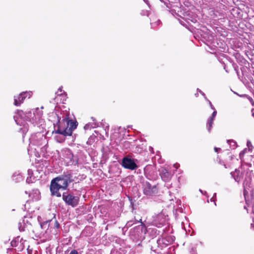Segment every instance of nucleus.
I'll use <instances>...</instances> for the list:
<instances>
[{
  "label": "nucleus",
  "mask_w": 254,
  "mask_h": 254,
  "mask_svg": "<svg viewBox=\"0 0 254 254\" xmlns=\"http://www.w3.org/2000/svg\"><path fill=\"white\" fill-rule=\"evenodd\" d=\"M43 107L41 109L37 108L33 112L29 111L24 112L22 111H18L14 117V120L16 124L20 126H25L26 121H29L33 124H40L43 116Z\"/></svg>",
  "instance_id": "f257e3e1"
},
{
  "label": "nucleus",
  "mask_w": 254,
  "mask_h": 254,
  "mask_svg": "<svg viewBox=\"0 0 254 254\" xmlns=\"http://www.w3.org/2000/svg\"><path fill=\"white\" fill-rule=\"evenodd\" d=\"M69 178L66 176H61L52 180L50 186V190L52 195L60 197V190L66 189L69 183Z\"/></svg>",
  "instance_id": "f03ea898"
},
{
  "label": "nucleus",
  "mask_w": 254,
  "mask_h": 254,
  "mask_svg": "<svg viewBox=\"0 0 254 254\" xmlns=\"http://www.w3.org/2000/svg\"><path fill=\"white\" fill-rule=\"evenodd\" d=\"M64 123L66 124L67 127L63 131L58 129L57 132L63 134L64 135H70L72 134V131L76 127V124L72 121L69 120L66 118L63 120Z\"/></svg>",
  "instance_id": "7ed1b4c3"
},
{
  "label": "nucleus",
  "mask_w": 254,
  "mask_h": 254,
  "mask_svg": "<svg viewBox=\"0 0 254 254\" xmlns=\"http://www.w3.org/2000/svg\"><path fill=\"white\" fill-rule=\"evenodd\" d=\"M63 199L67 204L71 205L72 207L76 206L79 201V198L78 197L71 194L65 195V193H64L63 195Z\"/></svg>",
  "instance_id": "20e7f679"
},
{
  "label": "nucleus",
  "mask_w": 254,
  "mask_h": 254,
  "mask_svg": "<svg viewBox=\"0 0 254 254\" xmlns=\"http://www.w3.org/2000/svg\"><path fill=\"white\" fill-rule=\"evenodd\" d=\"M32 95V93L31 91H26L21 93L17 96L14 97V104L17 106L20 105L23 102L24 99L26 98H30Z\"/></svg>",
  "instance_id": "39448f33"
},
{
  "label": "nucleus",
  "mask_w": 254,
  "mask_h": 254,
  "mask_svg": "<svg viewBox=\"0 0 254 254\" xmlns=\"http://www.w3.org/2000/svg\"><path fill=\"white\" fill-rule=\"evenodd\" d=\"M122 165L124 168L132 170H134L137 167L133 160L127 157L123 159Z\"/></svg>",
  "instance_id": "423d86ee"
},
{
  "label": "nucleus",
  "mask_w": 254,
  "mask_h": 254,
  "mask_svg": "<svg viewBox=\"0 0 254 254\" xmlns=\"http://www.w3.org/2000/svg\"><path fill=\"white\" fill-rule=\"evenodd\" d=\"M64 160L66 164H70L72 162L73 154L71 151L68 149H65L62 151Z\"/></svg>",
  "instance_id": "0eeeda50"
},
{
  "label": "nucleus",
  "mask_w": 254,
  "mask_h": 254,
  "mask_svg": "<svg viewBox=\"0 0 254 254\" xmlns=\"http://www.w3.org/2000/svg\"><path fill=\"white\" fill-rule=\"evenodd\" d=\"M157 192V188L155 186L146 184L144 188V192L146 195H152Z\"/></svg>",
  "instance_id": "6e6552de"
},
{
  "label": "nucleus",
  "mask_w": 254,
  "mask_h": 254,
  "mask_svg": "<svg viewBox=\"0 0 254 254\" xmlns=\"http://www.w3.org/2000/svg\"><path fill=\"white\" fill-rule=\"evenodd\" d=\"M232 175L235 180L238 183L240 182L243 178V175L239 169H236L235 171L232 173Z\"/></svg>",
  "instance_id": "1a4fd4ad"
},
{
  "label": "nucleus",
  "mask_w": 254,
  "mask_h": 254,
  "mask_svg": "<svg viewBox=\"0 0 254 254\" xmlns=\"http://www.w3.org/2000/svg\"><path fill=\"white\" fill-rule=\"evenodd\" d=\"M29 197H31L33 200H37L40 198V193L38 190H33L29 194Z\"/></svg>",
  "instance_id": "9d476101"
},
{
  "label": "nucleus",
  "mask_w": 254,
  "mask_h": 254,
  "mask_svg": "<svg viewBox=\"0 0 254 254\" xmlns=\"http://www.w3.org/2000/svg\"><path fill=\"white\" fill-rule=\"evenodd\" d=\"M161 177L164 181H167L170 178V175L166 170H165L162 172Z\"/></svg>",
  "instance_id": "9b49d317"
},
{
  "label": "nucleus",
  "mask_w": 254,
  "mask_h": 254,
  "mask_svg": "<svg viewBox=\"0 0 254 254\" xmlns=\"http://www.w3.org/2000/svg\"><path fill=\"white\" fill-rule=\"evenodd\" d=\"M40 227L42 229L47 230L49 227V222L48 221L44 222L41 224Z\"/></svg>",
  "instance_id": "f8f14e48"
},
{
  "label": "nucleus",
  "mask_w": 254,
  "mask_h": 254,
  "mask_svg": "<svg viewBox=\"0 0 254 254\" xmlns=\"http://www.w3.org/2000/svg\"><path fill=\"white\" fill-rule=\"evenodd\" d=\"M213 118H210L208 119V124L209 125V127L208 128V130L209 131H210V128L211 127H212V124H213Z\"/></svg>",
  "instance_id": "ddd939ff"
},
{
  "label": "nucleus",
  "mask_w": 254,
  "mask_h": 254,
  "mask_svg": "<svg viewBox=\"0 0 254 254\" xmlns=\"http://www.w3.org/2000/svg\"><path fill=\"white\" fill-rule=\"evenodd\" d=\"M97 126V124L96 123H94L90 127V124H86L85 126H84V128L85 129H88L90 127H92V128H94V127H95L96 126Z\"/></svg>",
  "instance_id": "4468645a"
},
{
  "label": "nucleus",
  "mask_w": 254,
  "mask_h": 254,
  "mask_svg": "<svg viewBox=\"0 0 254 254\" xmlns=\"http://www.w3.org/2000/svg\"><path fill=\"white\" fill-rule=\"evenodd\" d=\"M228 143L231 145L233 148L236 147V143L233 140H228Z\"/></svg>",
  "instance_id": "2eb2a0df"
},
{
  "label": "nucleus",
  "mask_w": 254,
  "mask_h": 254,
  "mask_svg": "<svg viewBox=\"0 0 254 254\" xmlns=\"http://www.w3.org/2000/svg\"><path fill=\"white\" fill-rule=\"evenodd\" d=\"M246 151V149L243 150V151H242L240 153V157L241 158V159L242 158V157L244 155L245 152Z\"/></svg>",
  "instance_id": "dca6fc26"
},
{
  "label": "nucleus",
  "mask_w": 254,
  "mask_h": 254,
  "mask_svg": "<svg viewBox=\"0 0 254 254\" xmlns=\"http://www.w3.org/2000/svg\"><path fill=\"white\" fill-rule=\"evenodd\" d=\"M11 244L12 247H16L17 246L16 241H12Z\"/></svg>",
  "instance_id": "f3484780"
},
{
  "label": "nucleus",
  "mask_w": 254,
  "mask_h": 254,
  "mask_svg": "<svg viewBox=\"0 0 254 254\" xmlns=\"http://www.w3.org/2000/svg\"><path fill=\"white\" fill-rule=\"evenodd\" d=\"M216 114H217V112H216V110H214V112H213V113H212V117H211V118H213V119H214V117H215V116H216Z\"/></svg>",
  "instance_id": "a211bd4d"
},
{
  "label": "nucleus",
  "mask_w": 254,
  "mask_h": 254,
  "mask_svg": "<svg viewBox=\"0 0 254 254\" xmlns=\"http://www.w3.org/2000/svg\"><path fill=\"white\" fill-rule=\"evenodd\" d=\"M69 254H78L77 252L75 250L72 251Z\"/></svg>",
  "instance_id": "6ab92c4d"
},
{
  "label": "nucleus",
  "mask_w": 254,
  "mask_h": 254,
  "mask_svg": "<svg viewBox=\"0 0 254 254\" xmlns=\"http://www.w3.org/2000/svg\"><path fill=\"white\" fill-rule=\"evenodd\" d=\"M209 103L211 109L214 110V107L213 106V105H212L210 101L209 102Z\"/></svg>",
  "instance_id": "aec40b11"
},
{
  "label": "nucleus",
  "mask_w": 254,
  "mask_h": 254,
  "mask_svg": "<svg viewBox=\"0 0 254 254\" xmlns=\"http://www.w3.org/2000/svg\"><path fill=\"white\" fill-rule=\"evenodd\" d=\"M220 149V148H216V147L214 148L215 151L216 152H217L218 151V150H219Z\"/></svg>",
  "instance_id": "412c9836"
},
{
  "label": "nucleus",
  "mask_w": 254,
  "mask_h": 254,
  "mask_svg": "<svg viewBox=\"0 0 254 254\" xmlns=\"http://www.w3.org/2000/svg\"><path fill=\"white\" fill-rule=\"evenodd\" d=\"M251 145V142L250 141H248L247 142V145H248L249 148H250ZM249 149H250V148H249Z\"/></svg>",
  "instance_id": "4be33fe9"
},
{
  "label": "nucleus",
  "mask_w": 254,
  "mask_h": 254,
  "mask_svg": "<svg viewBox=\"0 0 254 254\" xmlns=\"http://www.w3.org/2000/svg\"><path fill=\"white\" fill-rule=\"evenodd\" d=\"M252 227L254 226V223L252 224Z\"/></svg>",
  "instance_id": "5701e85b"
},
{
  "label": "nucleus",
  "mask_w": 254,
  "mask_h": 254,
  "mask_svg": "<svg viewBox=\"0 0 254 254\" xmlns=\"http://www.w3.org/2000/svg\"><path fill=\"white\" fill-rule=\"evenodd\" d=\"M174 167H175L176 168H177V167H177V166L176 165H174Z\"/></svg>",
  "instance_id": "b1692460"
},
{
  "label": "nucleus",
  "mask_w": 254,
  "mask_h": 254,
  "mask_svg": "<svg viewBox=\"0 0 254 254\" xmlns=\"http://www.w3.org/2000/svg\"><path fill=\"white\" fill-rule=\"evenodd\" d=\"M59 90H60V92H61V91H62V89H61V88H59Z\"/></svg>",
  "instance_id": "393cba45"
}]
</instances>
